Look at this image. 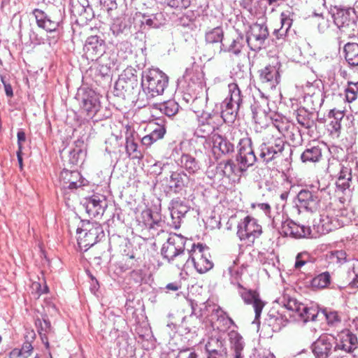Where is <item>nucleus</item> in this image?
Segmentation results:
<instances>
[{
  "label": "nucleus",
  "instance_id": "4468645a",
  "mask_svg": "<svg viewBox=\"0 0 358 358\" xmlns=\"http://www.w3.org/2000/svg\"><path fill=\"white\" fill-rule=\"evenodd\" d=\"M334 343L335 338L332 335H321L311 346L315 358H329L335 345Z\"/></svg>",
  "mask_w": 358,
  "mask_h": 358
},
{
  "label": "nucleus",
  "instance_id": "338daca9",
  "mask_svg": "<svg viewBox=\"0 0 358 358\" xmlns=\"http://www.w3.org/2000/svg\"><path fill=\"white\" fill-rule=\"evenodd\" d=\"M258 208L262 210L266 216H268L270 219L272 220L273 217L271 215V206L268 203H261L257 205Z\"/></svg>",
  "mask_w": 358,
  "mask_h": 358
},
{
  "label": "nucleus",
  "instance_id": "052dcab7",
  "mask_svg": "<svg viewBox=\"0 0 358 358\" xmlns=\"http://www.w3.org/2000/svg\"><path fill=\"white\" fill-rule=\"evenodd\" d=\"M100 5L101 8L107 12L117 8L116 0H100Z\"/></svg>",
  "mask_w": 358,
  "mask_h": 358
},
{
  "label": "nucleus",
  "instance_id": "37998d69",
  "mask_svg": "<svg viewBox=\"0 0 358 358\" xmlns=\"http://www.w3.org/2000/svg\"><path fill=\"white\" fill-rule=\"evenodd\" d=\"M303 100L307 106L312 110L320 108L324 103V96L323 92L317 91L316 94L311 96H303Z\"/></svg>",
  "mask_w": 358,
  "mask_h": 358
},
{
  "label": "nucleus",
  "instance_id": "603ef678",
  "mask_svg": "<svg viewBox=\"0 0 358 358\" xmlns=\"http://www.w3.org/2000/svg\"><path fill=\"white\" fill-rule=\"evenodd\" d=\"M320 81L315 80L313 83L307 82V83L303 87L304 93L303 96H311L316 94L317 91L319 92H323L320 88Z\"/></svg>",
  "mask_w": 358,
  "mask_h": 358
},
{
  "label": "nucleus",
  "instance_id": "f3484780",
  "mask_svg": "<svg viewBox=\"0 0 358 358\" xmlns=\"http://www.w3.org/2000/svg\"><path fill=\"white\" fill-rule=\"evenodd\" d=\"M320 199L317 196V192H311L308 189H302L297 194L296 206L307 211H315L320 206Z\"/></svg>",
  "mask_w": 358,
  "mask_h": 358
},
{
  "label": "nucleus",
  "instance_id": "e2e57ef3",
  "mask_svg": "<svg viewBox=\"0 0 358 358\" xmlns=\"http://www.w3.org/2000/svg\"><path fill=\"white\" fill-rule=\"evenodd\" d=\"M351 181V180H349V178H338V180L336 182V187L343 192L345 191V189H347L349 187H350V182Z\"/></svg>",
  "mask_w": 358,
  "mask_h": 358
},
{
  "label": "nucleus",
  "instance_id": "e433bc0d",
  "mask_svg": "<svg viewBox=\"0 0 358 358\" xmlns=\"http://www.w3.org/2000/svg\"><path fill=\"white\" fill-rule=\"evenodd\" d=\"M129 26L125 18L117 17L113 20L110 25V31L113 34L117 37H121L122 35H127L129 33Z\"/></svg>",
  "mask_w": 358,
  "mask_h": 358
},
{
  "label": "nucleus",
  "instance_id": "423d86ee",
  "mask_svg": "<svg viewBox=\"0 0 358 358\" xmlns=\"http://www.w3.org/2000/svg\"><path fill=\"white\" fill-rule=\"evenodd\" d=\"M77 232L78 245L80 250L87 251L104 237V231L100 224L97 222H81Z\"/></svg>",
  "mask_w": 358,
  "mask_h": 358
},
{
  "label": "nucleus",
  "instance_id": "20e7f679",
  "mask_svg": "<svg viewBox=\"0 0 358 358\" xmlns=\"http://www.w3.org/2000/svg\"><path fill=\"white\" fill-rule=\"evenodd\" d=\"M186 238L177 234H170L161 249V254L169 262L174 264L178 268L185 267L187 255L185 252Z\"/></svg>",
  "mask_w": 358,
  "mask_h": 358
},
{
  "label": "nucleus",
  "instance_id": "09e8293b",
  "mask_svg": "<svg viewBox=\"0 0 358 358\" xmlns=\"http://www.w3.org/2000/svg\"><path fill=\"white\" fill-rule=\"evenodd\" d=\"M292 226V237L296 238H306L310 235L311 229L309 227L298 224L295 222L291 224Z\"/></svg>",
  "mask_w": 358,
  "mask_h": 358
},
{
  "label": "nucleus",
  "instance_id": "8fccbe9b",
  "mask_svg": "<svg viewBox=\"0 0 358 358\" xmlns=\"http://www.w3.org/2000/svg\"><path fill=\"white\" fill-rule=\"evenodd\" d=\"M143 222L149 228H153L159 222V215L157 213L153 214L150 209L143 210L142 213Z\"/></svg>",
  "mask_w": 358,
  "mask_h": 358
},
{
  "label": "nucleus",
  "instance_id": "b1692460",
  "mask_svg": "<svg viewBox=\"0 0 358 358\" xmlns=\"http://www.w3.org/2000/svg\"><path fill=\"white\" fill-rule=\"evenodd\" d=\"M259 78L265 87L273 89L280 82L278 69L275 66L268 65L259 71Z\"/></svg>",
  "mask_w": 358,
  "mask_h": 358
},
{
  "label": "nucleus",
  "instance_id": "13d9d810",
  "mask_svg": "<svg viewBox=\"0 0 358 358\" xmlns=\"http://www.w3.org/2000/svg\"><path fill=\"white\" fill-rule=\"evenodd\" d=\"M171 148L172 151L169 158L173 159L177 163L178 158L183 154L182 152V143L172 145Z\"/></svg>",
  "mask_w": 358,
  "mask_h": 358
},
{
  "label": "nucleus",
  "instance_id": "7c9ffc66",
  "mask_svg": "<svg viewBox=\"0 0 358 358\" xmlns=\"http://www.w3.org/2000/svg\"><path fill=\"white\" fill-rule=\"evenodd\" d=\"M243 171L241 170V166L237 168L231 160L221 162L217 166V173L229 179L234 180L235 176H238Z\"/></svg>",
  "mask_w": 358,
  "mask_h": 358
},
{
  "label": "nucleus",
  "instance_id": "a211bd4d",
  "mask_svg": "<svg viewBox=\"0 0 358 358\" xmlns=\"http://www.w3.org/2000/svg\"><path fill=\"white\" fill-rule=\"evenodd\" d=\"M125 150L127 156L133 159H142L143 152L138 146L139 137L130 127L127 128L125 134Z\"/></svg>",
  "mask_w": 358,
  "mask_h": 358
},
{
  "label": "nucleus",
  "instance_id": "ea45409f",
  "mask_svg": "<svg viewBox=\"0 0 358 358\" xmlns=\"http://www.w3.org/2000/svg\"><path fill=\"white\" fill-rule=\"evenodd\" d=\"M224 31L221 27H217L206 32L205 41L207 43H220L224 38Z\"/></svg>",
  "mask_w": 358,
  "mask_h": 358
},
{
  "label": "nucleus",
  "instance_id": "c03bdc74",
  "mask_svg": "<svg viewBox=\"0 0 358 358\" xmlns=\"http://www.w3.org/2000/svg\"><path fill=\"white\" fill-rule=\"evenodd\" d=\"M331 282V276L329 272H323L315 276L311 280L313 287L323 289L327 287Z\"/></svg>",
  "mask_w": 358,
  "mask_h": 358
},
{
  "label": "nucleus",
  "instance_id": "cd10ccee",
  "mask_svg": "<svg viewBox=\"0 0 358 358\" xmlns=\"http://www.w3.org/2000/svg\"><path fill=\"white\" fill-rule=\"evenodd\" d=\"M291 224H294V222L285 220L283 214L280 213H276L273 216L271 222L272 227L283 236L292 237L293 232Z\"/></svg>",
  "mask_w": 358,
  "mask_h": 358
},
{
  "label": "nucleus",
  "instance_id": "1a4fd4ad",
  "mask_svg": "<svg viewBox=\"0 0 358 358\" xmlns=\"http://www.w3.org/2000/svg\"><path fill=\"white\" fill-rule=\"evenodd\" d=\"M246 43L244 35L238 30L226 34L220 48V52H227L235 56L241 55Z\"/></svg>",
  "mask_w": 358,
  "mask_h": 358
},
{
  "label": "nucleus",
  "instance_id": "c756f323",
  "mask_svg": "<svg viewBox=\"0 0 358 358\" xmlns=\"http://www.w3.org/2000/svg\"><path fill=\"white\" fill-rule=\"evenodd\" d=\"M206 355H227L224 339L222 337H211L205 345Z\"/></svg>",
  "mask_w": 358,
  "mask_h": 358
},
{
  "label": "nucleus",
  "instance_id": "6e6d98bb",
  "mask_svg": "<svg viewBox=\"0 0 358 358\" xmlns=\"http://www.w3.org/2000/svg\"><path fill=\"white\" fill-rule=\"evenodd\" d=\"M321 313L323 316L325 317L327 323L331 325H334L335 324L340 322L339 316L336 311L327 310V309H324L322 310Z\"/></svg>",
  "mask_w": 358,
  "mask_h": 358
},
{
  "label": "nucleus",
  "instance_id": "393cba45",
  "mask_svg": "<svg viewBox=\"0 0 358 358\" xmlns=\"http://www.w3.org/2000/svg\"><path fill=\"white\" fill-rule=\"evenodd\" d=\"M32 13L35 16L36 24L38 27L42 28L48 32L55 31L59 26V20L51 18L44 11L40 9L36 8Z\"/></svg>",
  "mask_w": 358,
  "mask_h": 358
},
{
  "label": "nucleus",
  "instance_id": "864d4df0",
  "mask_svg": "<svg viewBox=\"0 0 358 358\" xmlns=\"http://www.w3.org/2000/svg\"><path fill=\"white\" fill-rule=\"evenodd\" d=\"M209 257L210 255L204 256L203 258L194 266L199 273H204L213 268V264L210 260Z\"/></svg>",
  "mask_w": 358,
  "mask_h": 358
},
{
  "label": "nucleus",
  "instance_id": "0eeeda50",
  "mask_svg": "<svg viewBox=\"0 0 358 358\" xmlns=\"http://www.w3.org/2000/svg\"><path fill=\"white\" fill-rule=\"evenodd\" d=\"M237 236L241 241L247 244L253 243L262 233V226L257 220L250 216L241 220L237 226Z\"/></svg>",
  "mask_w": 358,
  "mask_h": 358
},
{
  "label": "nucleus",
  "instance_id": "aec40b11",
  "mask_svg": "<svg viewBox=\"0 0 358 358\" xmlns=\"http://www.w3.org/2000/svg\"><path fill=\"white\" fill-rule=\"evenodd\" d=\"M210 141L213 143L212 150L217 157L231 154L235 150L234 144L219 134H213Z\"/></svg>",
  "mask_w": 358,
  "mask_h": 358
},
{
  "label": "nucleus",
  "instance_id": "5701e85b",
  "mask_svg": "<svg viewBox=\"0 0 358 358\" xmlns=\"http://www.w3.org/2000/svg\"><path fill=\"white\" fill-rule=\"evenodd\" d=\"M59 183L64 189H76L83 185V181L79 172L63 170L60 173Z\"/></svg>",
  "mask_w": 358,
  "mask_h": 358
},
{
  "label": "nucleus",
  "instance_id": "39448f33",
  "mask_svg": "<svg viewBox=\"0 0 358 358\" xmlns=\"http://www.w3.org/2000/svg\"><path fill=\"white\" fill-rule=\"evenodd\" d=\"M168 82V76L158 69H148L142 73L141 87L148 98L162 94Z\"/></svg>",
  "mask_w": 358,
  "mask_h": 358
},
{
  "label": "nucleus",
  "instance_id": "f257e3e1",
  "mask_svg": "<svg viewBox=\"0 0 358 358\" xmlns=\"http://www.w3.org/2000/svg\"><path fill=\"white\" fill-rule=\"evenodd\" d=\"M228 96L221 104V115L219 114L203 113L199 118V124L194 132L196 143L203 145V148H210L208 141L218 128L220 117L224 122L232 123L236 120L243 103V95L238 85L235 83L228 85Z\"/></svg>",
  "mask_w": 358,
  "mask_h": 358
},
{
  "label": "nucleus",
  "instance_id": "58836bf2",
  "mask_svg": "<svg viewBox=\"0 0 358 358\" xmlns=\"http://www.w3.org/2000/svg\"><path fill=\"white\" fill-rule=\"evenodd\" d=\"M154 106L168 117L175 115L179 110V105L174 100H169L163 103H156Z\"/></svg>",
  "mask_w": 358,
  "mask_h": 358
},
{
  "label": "nucleus",
  "instance_id": "412c9836",
  "mask_svg": "<svg viewBox=\"0 0 358 358\" xmlns=\"http://www.w3.org/2000/svg\"><path fill=\"white\" fill-rule=\"evenodd\" d=\"M106 206L103 196L95 194L86 198L83 203L87 213L93 217H101L105 211Z\"/></svg>",
  "mask_w": 358,
  "mask_h": 358
},
{
  "label": "nucleus",
  "instance_id": "f704fd0d",
  "mask_svg": "<svg viewBox=\"0 0 358 358\" xmlns=\"http://www.w3.org/2000/svg\"><path fill=\"white\" fill-rule=\"evenodd\" d=\"M345 59L349 65L358 66V44L348 43L344 46Z\"/></svg>",
  "mask_w": 358,
  "mask_h": 358
},
{
  "label": "nucleus",
  "instance_id": "f8f14e48",
  "mask_svg": "<svg viewBox=\"0 0 358 358\" xmlns=\"http://www.w3.org/2000/svg\"><path fill=\"white\" fill-rule=\"evenodd\" d=\"M252 117L256 124L262 127L267 125L269 121L271 110L268 106V100L264 96H259L254 99L251 105Z\"/></svg>",
  "mask_w": 358,
  "mask_h": 358
},
{
  "label": "nucleus",
  "instance_id": "774afa93",
  "mask_svg": "<svg viewBox=\"0 0 358 358\" xmlns=\"http://www.w3.org/2000/svg\"><path fill=\"white\" fill-rule=\"evenodd\" d=\"M155 142H156V141L154 140L153 136H152L150 134L143 136L141 139V143L145 146H150Z\"/></svg>",
  "mask_w": 358,
  "mask_h": 358
},
{
  "label": "nucleus",
  "instance_id": "a19ab883",
  "mask_svg": "<svg viewBox=\"0 0 358 358\" xmlns=\"http://www.w3.org/2000/svg\"><path fill=\"white\" fill-rule=\"evenodd\" d=\"M213 314L216 316L217 321L222 324L224 328L227 329L231 326H236L234 320L220 307L213 309Z\"/></svg>",
  "mask_w": 358,
  "mask_h": 358
},
{
  "label": "nucleus",
  "instance_id": "4c0bfd02",
  "mask_svg": "<svg viewBox=\"0 0 358 358\" xmlns=\"http://www.w3.org/2000/svg\"><path fill=\"white\" fill-rule=\"evenodd\" d=\"M322 156V149L319 146H312L303 152L301 159L303 162H317Z\"/></svg>",
  "mask_w": 358,
  "mask_h": 358
},
{
  "label": "nucleus",
  "instance_id": "ddd939ff",
  "mask_svg": "<svg viewBox=\"0 0 358 358\" xmlns=\"http://www.w3.org/2000/svg\"><path fill=\"white\" fill-rule=\"evenodd\" d=\"M341 226L338 218L330 213L321 214L318 219L314 220L313 230L319 235L327 234Z\"/></svg>",
  "mask_w": 358,
  "mask_h": 358
},
{
  "label": "nucleus",
  "instance_id": "7ed1b4c3",
  "mask_svg": "<svg viewBox=\"0 0 358 358\" xmlns=\"http://www.w3.org/2000/svg\"><path fill=\"white\" fill-rule=\"evenodd\" d=\"M276 302L281 306L285 308L289 312L290 317L298 321L307 322L315 321L320 314V310L317 306H307L303 303L299 302L295 298H292L288 295H283L278 298Z\"/></svg>",
  "mask_w": 358,
  "mask_h": 358
},
{
  "label": "nucleus",
  "instance_id": "9d476101",
  "mask_svg": "<svg viewBox=\"0 0 358 358\" xmlns=\"http://www.w3.org/2000/svg\"><path fill=\"white\" fill-rule=\"evenodd\" d=\"M354 15L351 9L336 8L332 17L337 27L350 36L357 27Z\"/></svg>",
  "mask_w": 358,
  "mask_h": 358
},
{
  "label": "nucleus",
  "instance_id": "49530a36",
  "mask_svg": "<svg viewBox=\"0 0 358 358\" xmlns=\"http://www.w3.org/2000/svg\"><path fill=\"white\" fill-rule=\"evenodd\" d=\"M345 94L348 102L352 103L355 101L358 96V80L357 82L348 81L345 89Z\"/></svg>",
  "mask_w": 358,
  "mask_h": 358
},
{
  "label": "nucleus",
  "instance_id": "79ce46f5",
  "mask_svg": "<svg viewBox=\"0 0 358 358\" xmlns=\"http://www.w3.org/2000/svg\"><path fill=\"white\" fill-rule=\"evenodd\" d=\"M292 24V20L289 17L288 13L282 12L281 13V27L278 29H275L274 34H276L277 38H281L286 35Z\"/></svg>",
  "mask_w": 358,
  "mask_h": 358
},
{
  "label": "nucleus",
  "instance_id": "0e129e2a",
  "mask_svg": "<svg viewBox=\"0 0 358 358\" xmlns=\"http://www.w3.org/2000/svg\"><path fill=\"white\" fill-rule=\"evenodd\" d=\"M20 350L22 351V357L27 358L33 350V347L30 343L26 342Z\"/></svg>",
  "mask_w": 358,
  "mask_h": 358
},
{
  "label": "nucleus",
  "instance_id": "bf43d9fd",
  "mask_svg": "<svg viewBox=\"0 0 358 358\" xmlns=\"http://www.w3.org/2000/svg\"><path fill=\"white\" fill-rule=\"evenodd\" d=\"M343 117L341 113H338V117H335L329 123L331 132H338L341 128V120Z\"/></svg>",
  "mask_w": 358,
  "mask_h": 358
},
{
  "label": "nucleus",
  "instance_id": "c9c22d12",
  "mask_svg": "<svg viewBox=\"0 0 358 358\" xmlns=\"http://www.w3.org/2000/svg\"><path fill=\"white\" fill-rule=\"evenodd\" d=\"M296 119L298 124L305 129H310L315 124L313 119V114L303 108L296 111Z\"/></svg>",
  "mask_w": 358,
  "mask_h": 358
},
{
  "label": "nucleus",
  "instance_id": "72a5a7b5",
  "mask_svg": "<svg viewBox=\"0 0 358 358\" xmlns=\"http://www.w3.org/2000/svg\"><path fill=\"white\" fill-rule=\"evenodd\" d=\"M170 209L172 219L179 221L189 211V208L185 201L176 199L172 201Z\"/></svg>",
  "mask_w": 358,
  "mask_h": 358
},
{
  "label": "nucleus",
  "instance_id": "3c124183",
  "mask_svg": "<svg viewBox=\"0 0 358 358\" xmlns=\"http://www.w3.org/2000/svg\"><path fill=\"white\" fill-rule=\"evenodd\" d=\"M311 257L308 252L303 251L296 255L295 258L294 268L301 270L303 266L311 262Z\"/></svg>",
  "mask_w": 358,
  "mask_h": 358
},
{
  "label": "nucleus",
  "instance_id": "dca6fc26",
  "mask_svg": "<svg viewBox=\"0 0 358 358\" xmlns=\"http://www.w3.org/2000/svg\"><path fill=\"white\" fill-rule=\"evenodd\" d=\"M334 351H343L344 352H352L358 346L357 336L349 330L341 331L335 338Z\"/></svg>",
  "mask_w": 358,
  "mask_h": 358
},
{
  "label": "nucleus",
  "instance_id": "4be33fe9",
  "mask_svg": "<svg viewBox=\"0 0 358 358\" xmlns=\"http://www.w3.org/2000/svg\"><path fill=\"white\" fill-rule=\"evenodd\" d=\"M101 107L99 99L95 92H86L83 97L82 109L89 118H92Z\"/></svg>",
  "mask_w": 358,
  "mask_h": 358
},
{
  "label": "nucleus",
  "instance_id": "69168bd1",
  "mask_svg": "<svg viewBox=\"0 0 358 358\" xmlns=\"http://www.w3.org/2000/svg\"><path fill=\"white\" fill-rule=\"evenodd\" d=\"M39 325L41 327V330L39 331L44 332L45 334L49 333L51 331V324L50 321L44 319L42 322H39Z\"/></svg>",
  "mask_w": 358,
  "mask_h": 358
},
{
  "label": "nucleus",
  "instance_id": "680f3d73",
  "mask_svg": "<svg viewBox=\"0 0 358 358\" xmlns=\"http://www.w3.org/2000/svg\"><path fill=\"white\" fill-rule=\"evenodd\" d=\"M166 133V129L164 126L158 125L156 129H155L150 134L153 136L154 140L156 141L162 138Z\"/></svg>",
  "mask_w": 358,
  "mask_h": 358
},
{
  "label": "nucleus",
  "instance_id": "2f4dec72",
  "mask_svg": "<svg viewBox=\"0 0 358 358\" xmlns=\"http://www.w3.org/2000/svg\"><path fill=\"white\" fill-rule=\"evenodd\" d=\"M271 124L268 127L266 133L278 134L283 136L284 132L287 131L289 128V122L285 117H282L278 115H271L269 117Z\"/></svg>",
  "mask_w": 358,
  "mask_h": 358
},
{
  "label": "nucleus",
  "instance_id": "a18cd8bd",
  "mask_svg": "<svg viewBox=\"0 0 358 358\" xmlns=\"http://www.w3.org/2000/svg\"><path fill=\"white\" fill-rule=\"evenodd\" d=\"M287 317L280 314L279 313H271L268 318V324L270 326L277 331L280 330L282 327L287 324Z\"/></svg>",
  "mask_w": 358,
  "mask_h": 358
},
{
  "label": "nucleus",
  "instance_id": "f03ea898",
  "mask_svg": "<svg viewBox=\"0 0 358 358\" xmlns=\"http://www.w3.org/2000/svg\"><path fill=\"white\" fill-rule=\"evenodd\" d=\"M292 154V149L283 136L278 134H265L259 146V157L264 162L268 163L273 160H285L289 162Z\"/></svg>",
  "mask_w": 358,
  "mask_h": 358
},
{
  "label": "nucleus",
  "instance_id": "2eb2a0df",
  "mask_svg": "<svg viewBox=\"0 0 358 358\" xmlns=\"http://www.w3.org/2000/svg\"><path fill=\"white\" fill-rule=\"evenodd\" d=\"M106 43L100 36L94 35L89 36L85 43L84 51L88 59L96 60L103 55Z\"/></svg>",
  "mask_w": 358,
  "mask_h": 358
},
{
  "label": "nucleus",
  "instance_id": "de8ad7c7",
  "mask_svg": "<svg viewBox=\"0 0 358 358\" xmlns=\"http://www.w3.org/2000/svg\"><path fill=\"white\" fill-rule=\"evenodd\" d=\"M243 271V268H238L235 266H229L228 268V273L230 275V282L231 284L236 285L238 289L243 287L241 285Z\"/></svg>",
  "mask_w": 358,
  "mask_h": 358
},
{
  "label": "nucleus",
  "instance_id": "4d7b16f0",
  "mask_svg": "<svg viewBox=\"0 0 358 358\" xmlns=\"http://www.w3.org/2000/svg\"><path fill=\"white\" fill-rule=\"evenodd\" d=\"M176 358H199V355L192 349L185 348L180 350Z\"/></svg>",
  "mask_w": 358,
  "mask_h": 358
},
{
  "label": "nucleus",
  "instance_id": "6e6552de",
  "mask_svg": "<svg viewBox=\"0 0 358 358\" xmlns=\"http://www.w3.org/2000/svg\"><path fill=\"white\" fill-rule=\"evenodd\" d=\"M268 36V31L265 24L254 23L247 31L245 39L250 50L257 52L261 50Z\"/></svg>",
  "mask_w": 358,
  "mask_h": 358
},
{
  "label": "nucleus",
  "instance_id": "5fc2aeb1",
  "mask_svg": "<svg viewBox=\"0 0 358 358\" xmlns=\"http://www.w3.org/2000/svg\"><path fill=\"white\" fill-rule=\"evenodd\" d=\"M346 252L342 250L331 251L329 255L331 261L341 265L348 262Z\"/></svg>",
  "mask_w": 358,
  "mask_h": 358
},
{
  "label": "nucleus",
  "instance_id": "473e14b6",
  "mask_svg": "<svg viewBox=\"0 0 358 358\" xmlns=\"http://www.w3.org/2000/svg\"><path fill=\"white\" fill-rule=\"evenodd\" d=\"M192 181L189 176L184 172H173L170 176V188L174 189L176 192L182 189L184 187L188 186Z\"/></svg>",
  "mask_w": 358,
  "mask_h": 358
},
{
  "label": "nucleus",
  "instance_id": "9b49d317",
  "mask_svg": "<svg viewBox=\"0 0 358 358\" xmlns=\"http://www.w3.org/2000/svg\"><path fill=\"white\" fill-rule=\"evenodd\" d=\"M257 160L252 141L249 138H243L238 142V154L237 162L241 166V170L245 171L249 166H252Z\"/></svg>",
  "mask_w": 358,
  "mask_h": 358
},
{
  "label": "nucleus",
  "instance_id": "bb28decb",
  "mask_svg": "<svg viewBox=\"0 0 358 358\" xmlns=\"http://www.w3.org/2000/svg\"><path fill=\"white\" fill-rule=\"evenodd\" d=\"M231 350L233 351V358H244L243 354L245 348V341L243 336L235 330L228 333Z\"/></svg>",
  "mask_w": 358,
  "mask_h": 358
},
{
  "label": "nucleus",
  "instance_id": "c85d7f7f",
  "mask_svg": "<svg viewBox=\"0 0 358 358\" xmlns=\"http://www.w3.org/2000/svg\"><path fill=\"white\" fill-rule=\"evenodd\" d=\"M177 164L189 174H196L201 170V163L189 154H182Z\"/></svg>",
  "mask_w": 358,
  "mask_h": 358
},
{
  "label": "nucleus",
  "instance_id": "6ab92c4d",
  "mask_svg": "<svg viewBox=\"0 0 358 358\" xmlns=\"http://www.w3.org/2000/svg\"><path fill=\"white\" fill-rule=\"evenodd\" d=\"M238 294L245 303L252 305L255 313V320H258L265 306V303L260 299L259 293L255 290L248 289L243 287L238 289Z\"/></svg>",
  "mask_w": 358,
  "mask_h": 358
},
{
  "label": "nucleus",
  "instance_id": "a878e982",
  "mask_svg": "<svg viewBox=\"0 0 358 358\" xmlns=\"http://www.w3.org/2000/svg\"><path fill=\"white\" fill-rule=\"evenodd\" d=\"M187 259L185 262V267H189L190 264L194 266L199 262L204 256H209L208 248L202 244H193L190 250L186 253Z\"/></svg>",
  "mask_w": 358,
  "mask_h": 358
}]
</instances>
